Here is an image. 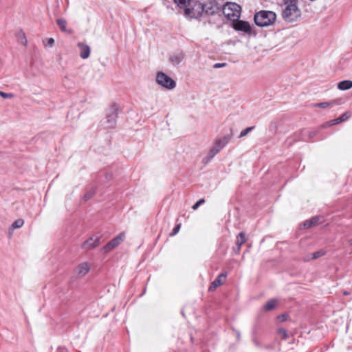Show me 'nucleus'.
Listing matches in <instances>:
<instances>
[{
    "mask_svg": "<svg viewBox=\"0 0 352 352\" xmlns=\"http://www.w3.org/2000/svg\"><path fill=\"white\" fill-rule=\"evenodd\" d=\"M325 254L324 251L323 250H319V251H317V252H315L312 254V257L311 258L312 259H316V258H318L322 256H324Z\"/></svg>",
    "mask_w": 352,
    "mask_h": 352,
    "instance_id": "b1692460",
    "label": "nucleus"
},
{
    "mask_svg": "<svg viewBox=\"0 0 352 352\" xmlns=\"http://www.w3.org/2000/svg\"><path fill=\"white\" fill-rule=\"evenodd\" d=\"M125 239V233L121 232L117 236L111 240L106 245L102 248L104 252H109L117 246H118Z\"/></svg>",
    "mask_w": 352,
    "mask_h": 352,
    "instance_id": "6e6552de",
    "label": "nucleus"
},
{
    "mask_svg": "<svg viewBox=\"0 0 352 352\" xmlns=\"http://www.w3.org/2000/svg\"><path fill=\"white\" fill-rule=\"evenodd\" d=\"M89 265L87 263L84 262L79 264L75 269L74 273L78 278L84 276L89 271Z\"/></svg>",
    "mask_w": 352,
    "mask_h": 352,
    "instance_id": "9b49d317",
    "label": "nucleus"
},
{
    "mask_svg": "<svg viewBox=\"0 0 352 352\" xmlns=\"http://www.w3.org/2000/svg\"><path fill=\"white\" fill-rule=\"evenodd\" d=\"M232 135L230 134L223 137L222 138L217 139L214 144V146L208 153V155L204 159V161L207 163L210 161L226 144L230 142Z\"/></svg>",
    "mask_w": 352,
    "mask_h": 352,
    "instance_id": "7ed1b4c3",
    "label": "nucleus"
},
{
    "mask_svg": "<svg viewBox=\"0 0 352 352\" xmlns=\"http://www.w3.org/2000/svg\"><path fill=\"white\" fill-rule=\"evenodd\" d=\"M303 225H304V227L306 228H309L311 226H312V222H311V219L305 221Z\"/></svg>",
    "mask_w": 352,
    "mask_h": 352,
    "instance_id": "7c9ffc66",
    "label": "nucleus"
},
{
    "mask_svg": "<svg viewBox=\"0 0 352 352\" xmlns=\"http://www.w3.org/2000/svg\"><path fill=\"white\" fill-rule=\"evenodd\" d=\"M284 6L282 17L285 21L293 22L301 16V11L298 7V0H285Z\"/></svg>",
    "mask_w": 352,
    "mask_h": 352,
    "instance_id": "f257e3e1",
    "label": "nucleus"
},
{
    "mask_svg": "<svg viewBox=\"0 0 352 352\" xmlns=\"http://www.w3.org/2000/svg\"><path fill=\"white\" fill-rule=\"evenodd\" d=\"M156 81L160 86L168 89H173L176 86L175 80L162 72L157 74Z\"/></svg>",
    "mask_w": 352,
    "mask_h": 352,
    "instance_id": "0eeeda50",
    "label": "nucleus"
},
{
    "mask_svg": "<svg viewBox=\"0 0 352 352\" xmlns=\"http://www.w3.org/2000/svg\"><path fill=\"white\" fill-rule=\"evenodd\" d=\"M119 107L117 104H113L107 113L106 124L107 128H113L116 123V118L118 113Z\"/></svg>",
    "mask_w": 352,
    "mask_h": 352,
    "instance_id": "423d86ee",
    "label": "nucleus"
},
{
    "mask_svg": "<svg viewBox=\"0 0 352 352\" xmlns=\"http://www.w3.org/2000/svg\"><path fill=\"white\" fill-rule=\"evenodd\" d=\"M349 117H350V114H349L348 113H344L339 118L330 121L329 122V125H333V124H338L340 122L346 120Z\"/></svg>",
    "mask_w": 352,
    "mask_h": 352,
    "instance_id": "f3484780",
    "label": "nucleus"
},
{
    "mask_svg": "<svg viewBox=\"0 0 352 352\" xmlns=\"http://www.w3.org/2000/svg\"><path fill=\"white\" fill-rule=\"evenodd\" d=\"M352 87L351 80H343L338 84V88L340 90H348Z\"/></svg>",
    "mask_w": 352,
    "mask_h": 352,
    "instance_id": "a211bd4d",
    "label": "nucleus"
},
{
    "mask_svg": "<svg viewBox=\"0 0 352 352\" xmlns=\"http://www.w3.org/2000/svg\"><path fill=\"white\" fill-rule=\"evenodd\" d=\"M22 36H23V41H21V43L23 44V45H25L26 43H27V40H26V38L25 36V34L24 33H22Z\"/></svg>",
    "mask_w": 352,
    "mask_h": 352,
    "instance_id": "c9c22d12",
    "label": "nucleus"
},
{
    "mask_svg": "<svg viewBox=\"0 0 352 352\" xmlns=\"http://www.w3.org/2000/svg\"><path fill=\"white\" fill-rule=\"evenodd\" d=\"M192 0H173V1L178 6L180 9H184L186 10V8L189 6Z\"/></svg>",
    "mask_w": 352,
    "mask_h": 352,
    "instance_id": "6ab92c4d",
    "label": "nucleus"
},
{
    "mask_svg": "<svg viewBox=\"0 0 352 352\" xmlns=\"http://www.w3.org/2000/svg\"><path fill=\"white\" fill-rule=\"evenodd\" d=\"M288 316L287 314H282L278 316V319L280 322H284L287 320Z\"/></svg>",
    "mask_w": 352,
    "mask_h": 352,
    "instance_id": "473e14b6",
    "label": "nucleus"
},
{
    "mask_svg": "<svg viewBox=\"0 0 352 352\" xmlns=\"http://www.w3.org/2000/svg\"><path fill=\"white\" fill-rule=\"evenodd\" d=\"M0 96L3 98H11L13 97V94H11V93H5V92L1 91H0Z\"/></svg>",
    "mask_w": 352,
    "mask_h": 352,
    "instance_id": "cd10ccee",
    "label": "nucleus"
},
{
    "mask_svg": "<svg viewBox=\"0 0 352 352\" xmlns=\"http://www.w3.org/2000/svg\"><path fill=\"white\" fill-rule=\"evenodd\" d=\"M226 65V63H215V64L214 65V68H220V67H225Z\"/></svg>",
    "mask_w": 352,
    "mask_h": 352,
    "instance_id": "72a5a7b5",
    "label": "nucleus"
},
{
    "mask_svg": "<svg viewBox=\"0 0 352 352\" xmlns=\"http://www.w3.org/2000/svg\"><path fill=\"white\" fill-rule=\"evenodd\" d=\"M276 305H277V300L270 299L264 305V309L265 311H270V310L273 309L274 308H275Z\"/></svg>",
    "mask_w": 352,
    "mask_h": 352,
    "instance_id": "aec40b11",
    "label": "nucleus"
},
{
    "mask_svg": "<svg viewBox=\"0 0 352 352\" xmlns=\"http://www.w3.org/2000/svg\"><path fill=\"white\" fill-rule=\"evenodd\" d=\"M349 243L351 245H352V239L349 241Z\"/></svg>",
    "mask_w": 352,
    "mask_h": 352,
    "instance_id": "4c0bfd02",
    "label": "nucleus"
},
{
    "mask_svg": "<svg viewBox=\"0 0 352 352\" xmlns=\"http://www.w3.org/2000/svg\"><path fill=\"white\" fill-rule=\"evenodd\" d=\"M204 11V4L197 1L192 0L186 8L184 14L190 19H198L202 16Z\"/></svg>",
    "mask_w": 352,
    "mask_h": 352,
    "instance_id": "20e7f679",
    "label": "nucleus"
},
{
    "mask_svg": "<svg viewBox=\"0 0 352 352\" xmlns=\"http://www.w3.org/2000/svg\"><path fill=\"white\" fill-rule=\"evenodd\" d=\"M56 23L62 32H67V21L64 19H58Z\"/></svg>",
    "mask_w": 352,
    "mask_h": 352,
    "instance_id": "412c9836",
    "label": "nucleus"
},
{
    "mask_svg": "<svg viewBox=\"0 0 352 352\" xmlns=\"http://www.w3.org/2000/svg\"><path fill=\"white\" fill-rule=\"evenodd\" d=\"M344 295H348V294H349V292H344Z\"/></svg>",
    "mask_w": 352,
    "mask_h": 352,
    "instance_id": "58836bf2",
    "label": "nucleus"
},
{
    "mask_svg": "<svg viewBox=\"0 0 352 352\" xmlns=\"http://www.w3.org/2000/svg\"><path fill=\"white\" fill-rule=\"evenodd\" d=\"M181 228V225L180 224H178L172 230L171 233H170V236H174L175 234H177L178 233V232L179 231V229Z\"/></svg>",
    "mask_w": 352,
    "mask_h": 352,
    "instance_id": "c85d7f7f",
    "label": "nucleus"
},
{
    "mask_svg": "<svg viewBox=\"0 0 352 352\" xmlns=\"http://www.w3.org/2000/svg\"><path fill=\"white\" fill-rule=\"evenodd\" d=\"M320 219H321V217H314L312 219H311V221L312 222V226H315L320 224L321 223Z\"/></svg>",
    "mask_w": 352,
    "mask_h": 352,
    "instance_id": "a878e982",
    "label": "nucleus"
},
{
    "mask_svg": "<svg viewBox=\"0 0 352 352\" xmlns=\"http://www.w3.org/2000/svg\"><path fill=\"white\" fill-rule=\"evenodd\" d=\"M254 128V126H250V127H248L246 128L245 129L243 130L241 133H240V135H239V138H243V137H245V135H247L252 130H253V129Z\"/></svg>",
    "mask_w": 352,
    "mask_h": 352,
    "instance_id": "393cba45",
    "label": "nucleus"
},
{
    "mask_svg": "<svg viewBox=\"0 0 352 352\" xmlns=\"http://www.w3.org/2000/svg\"><path fill=\"white\" fill-rule=\"evenodd\" d=\"M58 351L60 352H67V349L65 347H59Z\"/></svg>",
    "mask_w": 352,
    "mask_h": 352,
    "instance_id": "e433bc0d",
    "label": "nucleus"
},
{
    "mask_svg": "<svg viewBox=\"0 0 352 352\" xmlns=\"http://www.w3.org/2000/svg\"><path fill=\"white\" fill-rule=\"evenodd\" d=\"M98 245H99V237L91 236L82 243V248L85 249V250H90V249L97 247Z\"/></svg>",
    "mask_w": 352,
    "mask_h": 352,
    "instance_id": "f8f14e48",
    "label": "nucleus"
},
{
    "mask_svg": "<svg viewBox=\"0 0 352 352\" xmlns=\"http://www.w3.org/2000/svg\"><path fill=\"white\" fill-rule=\"evenodd\" d=\"M184 58V55L182 52H177L170 56L169 60L173 65L179 64Z\"/></svg>",
    "mask_w": 352,
    "mask_h": 352,
    "instance_id": "dca6fc26",
    "label": "nucleus"
},
{
    "mask_svg": "<svg viewBox=\"0 0 352 352\" xmlns=\"http://www.w3.org/2000/svg\"><path fill=\"white\" fill-rule=\"evenodd\" d=\"M204 11L208 15H214L220 11V8L216 1H209L204 5Z\"/></svg>",
    "mask_w": 352,
    "mask_h": 352,
    "instance_id": "9d476101",
    "label": "nucleus"
},
{
    "mask_svg": "<svg viewBox=\"0 0 352 352\" xmlns=\"http://www.w3.org/2000/svg\"><path fill=\"white\" fill-rule=\"evenodd\" d=\"M78 47L80 50V56L82 59H87L89 57L91 49L87 44L80 42L78 43Z\"/></svg>",
    "mask_w": 352,
    "mask_h": 352,
    "instance_id": "4468645a",
    "label": "nucleus"
},
{
    "mask_svg": "<svg viewBox=\"0 0 352 352\" xmlns=\"http://www.w3.org/2000/svg\"><path fill=\"white\" fill-rule=\"evenodd\" d=\"M276 19V14L272 11L261 10L254 15V22L260 27L272 24Z\"/></svg>",
    "mask_w": 352,
    "mask_h": 352,
    "instance_id": "f03ea898",
    "label": "nucleus"
},
{
    "mask_svg": "<svg viewBox=\"0 0 352 352\" xmlns=\"http://www.w3.org/2000/svg\"><path fill=\"white\" fill-rule=\"evenodd\" d=\"M226 276H227V274L226 273H221V274H220L215 278V280L213 282H212L211 285L209 287V291H214L218 287L224 283Z\"/></svg>",
    "mask_w": 352,
    "mask_h": 352,
    "instance_id": "ddd939ff",
    "label": "nucleus"
},
{
    "mask_svg": "<svg viewBox=\"0 0 352 352\" xmlns=\"http://www.w3.org/2000/svg\"><path fill=\"white\" fill-rule=\"evenodd\" d=\"M94 193H95V190H91V191L89 192L88 193H87V194L85 195V199L86 200H87V199H90Z\"/></svg>",
    "mask_w": 352,
    "mask_h": 352,
    "instance_id": "2f4dec72",
    "label": "nucleus"
},
{
    "mask_svg": "<svg viewBox=\"0 0 352 352\" xmlns=\"http://www.w3.org/2000/svg\"><path fill=\"white\" fill-rule=\"evenodd\" d=\"M241 6L232 2H227L223 8V13L225 16L231 21H236L241 16Z\"/></svg>",
    "mask_w": 352,
    "mask_h": 352,
    "instance_id": "39448f33",
    "label": "nucleus"
},
{
    "mask_svg": "<svg viewBox=\"0 0 352 352\" xmlns=\"http://www.w3.org/2000/svg\"><path fill=\"white\" fill-rule=\"evenodd\" d=\"M336 104L335 101L332 102H320L314 104V107H320V108H327L329 107L332 106L333 104Z\"/></svg>",
    "mask_w": 352,
    "mask_h": 352,
    "instance_id": "4be33fe9",
    "label": "nucleus"
},
{
    "mask_svg": "<svg viewBox=\"0 0 352 352\" xmlns=\"http://www.w3.org/2000/svg\"><path fill=\"white\" fill-rule=\"evenodd\" d=\"M24 224V221L22 219H18L14 221L11 226L12 229L20 228Z\"/></svg>",
    "mask_w": 352,
    "mask_h": 352,
    "instance_id": "5701e85b",
    "label": "nucleus"
},
{
    "mask_svg": "<svg viewBox=\"0 0 352 352\" xmlns=\"http://www.w3.org/2000/svg\"><path fill=\"white\" fill-rule=\"evenodd\" d=\"M232 28L236 31H241L247 34H250L252 31L250 23L245 21L237 19L233 21Z\"/></svg>",
    "mask_w": 352,
    "mask_h": 352,
    "instance_id": "1a4fd4ad",
    "label": "nucleus"
},
{
    "mask_svg": "<svg viewBox=\"0 0 352 352\" xmlns=\"http://www.w3.org/2000/svg\"><path fill=\"white\" fill-rule=\"evenodd\" d=\"M246 241H247V239L245 236V233L243 232H241L236 236V248H234V251L236 253H239L241 245L243 244H244Z\"/></svg>",
    "mask_w": 352,
    "mask_h": 352,
    "instance_id": "2eb2a0df",
    "label": "nucleus"
},
{
    "mask_svg": "<svg viewBox=\"0 0 352 352\" xmlns=\"http://www.w3.org/2000/svg\"><path fill=\"white\" fill-rule=\"evenodd\" d=\"M278 333L281 335L284 339H286L288 336L287 331L284 329H278Z\"/></svg>",
    "mask_w": 352,
    "mask_h": 352,
    "instance_id": "c756f323",
    "label": "nucleus"
},
{
    "mask_svg": "<svg viewBox=\"0 0 352 352\" xmlns=\"http://www.w3.org/2000/svg\"><path fill=\"white\" fill-rule=\"evenodd\" d=\"M54 43V39L53 38H50L47 40V45L50 47H52Z\"/></svg>",
    "mask_w": 352,
    "mask_h": 352,
    "instance_id": "f704fd0d",
    "label": "nucleus"
},
{
    "mask_svg": "<svg viewBox=\"0 0 352 352\" xmlns=\"http://www.w3.org/2000/svg\"><path fill=\"white\" fill-rule=\"evenodd\" d=\"M205 202V200L204 199H200L199 201H198L197 202H196L192 207V208L195 210H197L199 206H201L202 204H204Z\"/></svg>",
    "mask_w": 352,
    "mask_h": 352,
    "instance_id": "bb28decb",
    "label": "nucleus"
}]
</instances>
